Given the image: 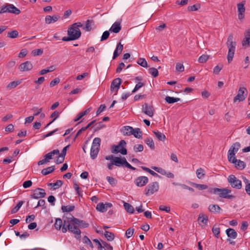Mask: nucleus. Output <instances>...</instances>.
Here are the masks:
<instances>
[{
	"label": "nucleus",
	"instance_id": "obj_10",
	"mask_svg": "<svg viewBox=\"0 0 250 250\" xmlns=\"http://www.w3.org/2000/svg\"><path fill=\"white\" fill-rule=\"evenodd\" d=\"M247 93V90L245 87H242L239 89L237 95L234 98L233 102L235 103L237 101H244L247 96V94L245 95V93Z\"/></svg>",
	"mask_w": 250,
	"mask_h": 250
},
{
	"label": "nucleus",
	"instance_id": "obj_15",
	"mask_svg": "<svg viewBox=\"0 0 250 250\" xmlns=\"http://www.w3.org/2000/svg\"><path fill=\"white\" fill-rule=\"evenodd\" d=\"M122 80L121 78H116L112 82L110 86V90L112 91H115L117 92L120 88V85L122 83Z\"/></svg>",
	"mask_w": 250,
	"mask_h": 250
},
{
	"label": "nucleus",
	"instance_id": "obj_38",
	"mask_svg": "<svg viewBox=\"0 0 250 250\" xmlns=\"http://www.w3.org/2000/svg\"><path fill=\"white\" fill-rule=\"evenodd\" d=\"M75 206L74 205H68V206H62V210L63 212H71L74 210Z\"/></svg>",
	"mask_w": 250,
	"mask_h": 250
},
{
	"label": "nucleus",
	"instance_id": "obj_36",
	"mask_svg": "<svg viewBox=\"0 0 250 250\" xmlns=\"http://www.w3.org/2000/svg\"><path fill=\"white\" fill-rule=\"evenodd\" d=\"M212 231L214 234L215 237L217 238H219V235L220 233V228L217 224L214 225L212 229Z\"/></svg>",
	"mask_w": 250,
	"mask_h": 250
},
{
	"label": "nucleus",
	"instance_id": "obj_22",
	"mask_svg": "<svg viewBox=\"0 0 250 250\" xmlns=\"http://www.w3.org/2000/svg\"><path fill=\"white\" fill-rule=\"evenodd\" d=\"M123 44H121V42H119L117 44L116 48L113 53V56L112 58L113 60L115 59L118 56L120 55L123 50Z\"/></svg>",
	"mask_w": 250,
	"mask_h": 250
},
{
	"label": "nucleus",
	"instance_id": "obj_7",
	"mask_svg": "<svg viewBox=\"0 0 250 250\" xmlns=\"http://www.w3.org/2000/svg\"><path fill=\"white\" fill-rule=\"evenodd\" d=\"M241 147V144L239 142L233 143L230 147L228 153V159L229 161L232 159V162H234L235 154Z\"/></svg>",
	"mask_w": 250,
	"mask_h": 250
},
{
	"label": "nucleus",
	"instance_id": "obj_50",
	"mask_svg": "<svg viewBox=\"0 0 250 250\" xmlns=\"http://www.w3.org/2000/svg\"><path fill=\"white\" fill-rule=\"evenodd\" d=\"M23 202L22 201H21L19 202L17 206L14 207L11 210V213L14 214L16 213L21 208V206L23 205Z\"/></svg>",
	"mask_w": 250,
	"mask_h": 250
},
{
	"label": "nucleus",
	"instance_id": "obj_14",
	"mask_svg": "<svg viewBox=\"0 0 250 250\" xmlns=\"http://www.w3.org/2000/svg\"><path fill=\"white\" fill-rule=\"evenodd\" d=\"M142 111L146 115L152 117L154 114V109L151 105L145 103L142 107Z\"/></svg>",
	"mask_w": 250,
	"mask_h": 250
},
{
	"label": "nucleus",
	"instance_id": "obj_28",
	"mask_svg": "<svg viewBox=\"0 0 250 250\" xmlns=\"http://www.w3.org/2000/svg\"><path fill=\"white\" fill-rule=\"evenodd\" d=\"M208 209L209 211L213 213H219L222 210L221 208L217 205H210Z\"/></svg>",
	"mask_w": 250,
	"mask_h": 250
},
{
	"label": "nucleus",
	"instance_id": "obj_52",
	"mask_svg": "<svg viewBox=\"0 0 250 250\" xmlns=\"http://www.w3.org/2000/svg\"><path fill=\"white\" fill-rule=\"evenodd\" d=\"M149 73L154 77L156 78L158 76V71L157 69L154 67L150 68L148 69Z\"/></svg>",
	"mask_w": 250,
	"mask_h": 250
},
{
	"label": "nucleus",
	"instance_id": "obj_27",
	"mask_svg": "<svg viewBox=\"0 0 250 250\" xmlns=\"http://www.w3.org/2000/svg\"><path fill=\"white\" fill-rule=\"evenodd\" d=\"M94 23L93 20H87L85 21V25L83 27V29L86 31H90L93 30L92 26Z\"/></svg>",
	"mask_w": 250,
	"mask_h": 250
},
{
	"label": "nucleus",
	"instance_id": "obj_37",
	"mask_svg": "<svg viewBox=\"0 0 250 250\" xmlns=\"http://www.w3.org/2000/svg\"><path fill=\"white\" fill-rule=\"evenodd\" d=\"M124 207L127 212L130 213H133L134 212V208L130 204L125 202Z\"/></svg>",
	"mask_w": 250,
	"mask_h": 250
},
{
	"label": "nucleus",
	"instance_id": "obj_33",
	"mask_svg": "<svg viewBox=\"0 0 250 250\" xmlns=\"http://www.w3.org/2000/svg\"><path fill=\"white\" fill-rule=\"evenodd\" d=\"M153 133L159 141H164L166 139V136L163 133L158 131H154Z\"/></svg>",
	"mask_w": 250,
	"mask_h": 250
},
{
	"label": "nucleus",
	"instance_id": "obj_23",
	"mask_svg": "<svg viewBox=\"0 0 250 250\" xmlns=\"http://www.w3.org/2000/svg\"><path fill=\"white\" fill-rule=\"evenodd\" d=\"M123 44H121V42H119L117 44L116 48L113 53V56L112 58L113 60L115 59L118 56L120 55L123 50Z\"/></svg>",
	"mask_w": 250,
	"mask_h": 250
},
{
	"label": "nucleus",
	"instance_id": "obj_43",
	"mask_svg": "<svg viewBox=\"0 0 250 250\" xmlns=\"http://www.w3.org/2000/svg\"><path fill=\"white\" fill-rule=\"evenodd\" d=\"M243 179L246 184L245 190L247 193L250 196V181L246 177H243Z\"/></svg>",
	"mask_w": 250,
	"mask_h": 250
},
{
	"label": "nucleus",
	"instance_id": "obj_32",
	"mask_svg": "<svg viewBox=\"0 0 250 250\" xmlns=\"http://www.w3.org/2000/svg\"><path fill=\"white\" fill-rule=\"evenodd\" d=\"M55 169V167L54 166L49 167L46 168L42 169L41 173L43 175H46L53 172Z\"/></svg>",
	"mask_w": 250,
	"mask_h": 250
},
{
	"label": "nucleus",
	"instance_id": "obj_1",
	"mask_svg": "<svg viewBox=\"0 0 250 250\" xmlns=\"http://www.w3.org/2000/svg\"><path fill=\"white\" fill-rule=\"evenodd\" d=\"M68 224L65 226L64 224L62 231L63 233H65L67 230L75 234V237L77 239H80L81 238V231L80 228H86L88 227L89 224L86 223L83 220H80L72 216L71 217L68 218Z\"/></svg>",
	"mask_w": 250,
	"mask_h": 250
},
{
	"label": "nucleus",
	"instance_id": "obj_35",
	"mask_svg": "<svg viewBox=\"0 0 250 250\" xmlns=\"http://www.w3.org/2000/svg\"><path fill=\"white\" fill-rule=\"evenodd\" d=\"M165 101L167 103L171 104L180 101V99L179 98H174L172 97H170L169 96H167L165 98Z\"/></svg>",
	"mask_w": 250,
	"mask_h": 250
},
{
	"label": "nucleus",
	"instance_id": "obj_62",
	"mask_svg": "<svg viewBox=\"0 0 250 250\" xmlns=\"http://www.w3.org/2000/svg\"><path fill=\"white\" fill-rule=\"evenodd\" d=\"M45 200L43 199H41L38 201L37 205L34 208H37L39 207H42V209H45L46 208V206H45Z\"/></svg>",
	"mask_w": 250,
	"mask_h": 250
},
{
	"label": "nucleus",
	"instance_id": "obj_44",
	"mask_svg": "<svg viewBox=\"0 0 250 250\" xmlns=\"http://www.w3.org/2000/svg\"><path fill=\"white\" fill-rule=\"evenodd\" d=\"M132 133V135H133L136 138L140 139L142 137V131H141V129L139 128H136L134 129V131H133Z\"/></svg>",
	"mask_w": 250,
	"mask_h": 250
},
{
	"label": "nucleus",
	"instance_id": "obj_24",
	"mask_svg": "<svg viewBox=\"0 0 250 250\" xmlns=\"http://www.w3.org/2000/svg\"><path fill=\"white\" fill-rule=\"evenodd\" d=\"M123 44H121V42H119L117 44L116 48L113 53V56L112 58L113 60L115 59L118 56L120 55L123 50Z\"/></svg>",
	"mask_w": 250,
	"mask_h": 250
},
{
	"label": "nucleus",
	"instance_id": "obj_8",
	"mask_svg": "<svg viewBox=\"0 0 250 250\" xmlns=\"http://www.w3.org/2000/svg\"><path fill=\"white\" fill-rule=\"evenodd\" d=\"M228 182L233 188L239 189L242 188V182L237 179L234 175L231 174L228 178Z\"/></svg>",
	"mask_w": 250,
	"mask_h": 250
},
{
	"label": "nucleus",
	"instance_id": "obj_21",
	"mask_svg": "<svg viewBox=\"0 0 250 250\" xmlns=\"http://www.w3.org/2000/svg\"><path fill=\"white\" fill-rule=\"evenodd\" d=\"M120 131L124 135L130 136L133 133L134 128L130 126H124L121 128Z\"/></svg>",
	"mask_w": 250,
	"mask_h": 250
},
{
	"label": "nucleus",
	"instance_id": "obj_9",
	"mask_svg": "<svg viewBox=\"0 0 250 250\" xmlns=\"http://www.w3.org/2000/svg\"><path fill=\"white\" fill-rule=\"evenodd\" d=\"M159 184L157 182H153L149 184L145 188L144 192L146 195L148 196L153 194L159 189Z\"/></svg>",
	"mask_w": 250,
	"mask_h": 250
},
{
	"label": "nucleus",
	"instance_id": "obj_54",
	"mask_svg": "<svg viewBox=\"0 0 250 250\" xmlns=\"http://www.w3.org/2000/svg\"><path fill=\"white\" fill-rule=\"evenodd\" d=\"M144 150V146L142 145H135L133 146V150L135 152H142Z\"/></svg>",
	"mask_w": 250,
	"mask_h": 250
},
{
	"label": "nucleus",
	"instance_id": "obj_46",
	"mask_svg": "<svg viewBox=\"0 0 250 250\" xmlns=\"http://www.w3.org/2000/svg\"><path fill=\"white\" fill-rule=\"evenodd\" d=\"M137 63L143 67L147 68L148 67L147 62L144 58H141L138 59Z\"/></svg>",
	"mask_w": 250,
	"mask_h": 250
},
{
	"label": "nucleus",
	"instance_id": "obj_45",
	"mask_svg": "<svg viewBox=\"0 0 250 250\" xmlns=\"http://www.w3.org/2000/svg\"><path fill=\"white\" fill-rule=\"evenodd\" d=\"M101 140L100 138L96 137L95 138L93 141L91 147H98V148H100V146L101 144Z\"/></svg>",
	"mask_w": 250,
	"mask_h": 250
},
{
	"label": "nucleus",
	"instance_id": "obj_11",
	"mask_svg": "<svg viewBox=\"0 0 250 250\" xmlns=\"http://www.w3.org/2000/svg\"><path fill=\"white\" fill-rule=\"evenodd\" d=\"M46 195L45 190L42 188H37L35 189L33 193L30 195L32 199H38L39 198H43Z\"/></svg>",
	"mask_w": 250,
	"mask_h": 250
},
{
	"label": "nucleus",
	"instance_id": "obj_64",
	"mask_svg": "<svg viewBox=\"0 0 250 250\" xmlns=\"http://www.w3.org/2000/svg\"><path fill=\"white\" fill-rule=\"evenodd\" d=\"M43 53V50L42 49H34L32 51V54L34 56H40L42 55Z\"/></svg>",
	"mask_w": 250,
	"mask_h": 250
},
{
	"label": "nucleus",
	"instance_id": "obj_58",
	"mask_svg": "<svg viewBox=\"0 0 250 250\" xmlns=\"http://www.w3.org/2000/svg\"><path fill=\"white\" fill-rule=\"evenodd\" d=\"M105 125H104L102 122H100L95 125V127L94 128V132H96L100 130L101 129L105 127Z\"/></svg>",
	"mask_w": 250,
	"mask_h": 250
},
{
	"label": "nucleus",
	"instance_id": "obj_48",
	"mask_svg": "<svg viewBox=\"0 0 250 250\" xmlns=\"http://www.w3.org/2000/svg\"><path fill=\"white\" fill-rule=\"evenodd\" d=\"M19 36V32L17 30H13L10 32H8L7 33V37L11 39H15Z\"/></svg>",
	"mask_w": 250,
	"mask_h": 250
},
{
	"label": "nucleus",
	"instance_id": "obj_29",
	"mask_svg": "<svg viewBox=\"0 0 250 250\" xmlns=\"http://www.w3.org/2000/svg\"><path fill=\"white\" fill-rule=\"evenodd\" d=\"M227 236L232 239H235L237 236L236 231L233 229L229 228L226 230Z\"/></svg>",
	"mask_w": 250,
	"mask_h": 250
},
{
	"label": "nucleus",
	"instance_id": "obj_4",
	"mask_svg": "<svg viewBox=\"0 0 250 250\" xmlns=\"http://www.w3.org/2000/svg\"><path fill=\"white\" fill-rule=\"evenodd\" d=\"M208 191L210 193L218 194L220 197L223 198L233 199L235 198L234 195L229 194L231 191V190L226 188H211L209 189Z\"/></svg>",
	"mask_w": 250,
	"mask_h": 250
},
{
	"label": "nucleus",
	"instance_id": "obj_2",
	"mask_svg": "<svg viewBox=\"0 0 250 250\" xmlns=\"http://www.w3.org/2000/svg\"><path fill=\"white\" fill-rule=\"evenodd\" d=\"M233 35L232 33L230 34L228 38L226 44L228 47V53L227 55V59L229 63L232 61L234 57V52L236 46V42L233 41Z\"/></svg>",
	"mask_w": 250,
	"mask_h": 250
},
{
	"label": "nucleus",
	"instance_id": "obj_26",
	"mask_svg": "<svg viewBox=\"0 0 250 250\" xmlns=\"http://www.w3.org/2000/svg\"><path fill=\"white\" fill-rule=\"evenodd\" d=\"M60 18V16L58 15H54L52 16H47L45 18V22L47 24H50L52 22L57 21Z\"/></svg>",
	"mask_w": 250,
	"mask_h": 250
},
{
	"label": "nucleus",
	"instance_id": "obj_5",
	"mask_svg": "<svg viewBox=\"0 0 250 250\" xmlns=\"http://www.w3.org/2000/svg\"><path fill=\"white\" fill-rule=\"evenodd\" d=\"M126 145V143L125 140H121L117 145H113L111 146L112 153L115 154L120 153L124 155H126L127 151L125 148Z\"/></svg>",
	"mask_w": 250,
	"mask_h": 250
},
{
	"label": "nucleus",
	"instance_id": "obj_20",
	"mask_svg": "<svg viewBox=\"0 0 250 250\" xmlns=\"http://www.w3.org/2000/svg\"><path fill=\"white\" fill-rule=\"evenodd\" d=\"M121 21H115L111 26V27L110 28L109 31L113 32L114 33H119L121 29L122 26L121 25Z\"/></svg>",
	"mask_w": 250,
	"mask_h": 250
},
{
	"label": "nucleus",
	"instance_id": "obj_47",
	"mask_svg": "<svg viewBox=\"0 0 250 250\" xmlns=\"http://www.w3.org/2000/svg\"><path fill=\"white\" fill-rule=\"evenodd\" d=\"M208 220V217L207 216H205L203 214H200L198 218V221H200L205 225L207 224Z\"/></svg>",
	"mask_w": 250,
	"mask_h": 250
},
{
	"label": "nucleus",
	"instance_id": "obj_31",
	"mask_svg": "<svg viewBox=\"0 0 250 250\" xmlns=\"http://www.w3.org/2000/svg\"><path fill=\"white\" fill-rule=\"evenodd\" d=\"M100 148L98 147H91L90 149V157L92 159L94 160L97 157L99 152Z\"/></svg>",
	"mask_w": 250,
	"mask_h": 250
},
{
	"label": "nucleus",
	"instance_id": "obj_60",
	"mask_svg": "<svg viewBox=\"0 0 250 250\" xmlns=\"http://www.w3.org/2000/svg\"><path fill=\"white\" fill-rule=\"evenodd\" d=\"M32 110L35 112L33 116H37L41 113L42 111V108H40L39 109L37 107L34 106L32 108Z\"/></svg>",
	"mask_w": 250,
	"mask_h": 250
},
{
	"label": "nucleus",
	"instance_id": "obj_39",
	"mask_svg": "<svg viewBox=\"0 0 250 250\" xmlns=\"http://www.w3.org/2000/svg\"><path fill=\"white\" fill-rule=\"evenodd\" d=\"M21 83V81H12L7 85L6 88L8 89H12L16 87Z\"/></svg>",
	"mask_w": 250,
	"mask_h": 250
},
{
	"label": "nucleus",
	"instance_id": "obj_42",
	"mask_svg": "<svg viewBox=\"0 0 250 250\" xmlns=\"http://www.w3.org/2000/svg\"><path fill=\"white\" fill-rule=\"evenodd\" d=\"M96 209L101 212H104L107 211L105 204L103 203H99L98 204L96 207Z\"/></svg>",
	"mask_w": 250,
	"mask_h": 250
},
{
	"label": "nucleus",
	"instance_id": "obj_6",
	"mask_svg": "<svg viewBox=\"0 0 250 250\" xmlns=\"http://www.w3.org/2000/svg\"><path fill=\"white\" fill-rule=\"evenodd\" d=\"M10 13L15 15H19L21 10L13 4L7 3L0 7V14Z\"/></svg>",
	"mask_w": 250,
	"mask_h": 250
},
{
	"label": "nucleus",
	"instance_id": "obj_19",
	"mask_svg": "<svg viewBox=\"0 0 250 250\" xmlns=\"http://www.w3.org/2000/svg\"><path fill=\"white\" fill-rule=\"evenodd\" d=\"M234 159V160L233 161L234 162H232V159L230 160V161L229 162L231 163L234 164L235 167L238 169L242 170L244 169V168L246 167V164L244 162L240 160L236 159V157H235Z\"/></svg>",
	"mask_w": 250,
	"mask_h": 250
},
{
	"label": "nucleus",
	"instance_id": "obj_25",
	"mask_svg": "<svg viewBox=\"0 0 250 250\" xmlns=\"http://www.w3.org/2000/svg\"><path fill=\"white\" fill-rule=\"evenodd\" d=\"M123 44H121V42H119L117 44L116 48L113 53V56L112 58L113 60L115 59L118 56L120 55L123 50Z\"/></svg>",
	"mask_w": 250,
	"mask_h": 250
},
{
	"label": "nucleus",
	"instance_id": "obj_40",
	"mask_svg": "<svg viewBox=\"0 0 250 250\" xmlns=\"http://www.w3.org/2000/svg\"><path fill=\"white\" fill-rule=\"evenodd\" d=\"M145 142L150 148V149H154L155 148L154 143L152 138H146L145 140Z\"/></svg>",
	"mask_w": 250,
	"mask_h": 250
},
{
	"label": "nucleus",
	"instance_id": "obj_55",
	"mask_svg": "<svg viewBox=\"0 0 250 250\" xmlns=\"http://www.w3.org/2000/svg\"><path fill=\"white\" fill-rule=\"evenodd\" d=\"M200 8V5L199 4H194L192 6H189L188 7V10L189 11H195Z\"/></svg>",
	"mask_w": 250,
	"mask_h": 250
},
{
	"label": "nucleus",
	"instance_id": "obj_53",
	"mask_svg": "<svg viewBox=\"0 0 250 250\" xmlns=\"http://www.w3.org/2000/svg\"><path fill=\"white\" fill-rule=\"evenodd\" d=\"M106 180L112 187L115 186L117 184V180L113 177L107 176Z\"/></svg>",
	"mask_w": 250,
	"mask_h": 250
},
{
	"label": "nucleus",
	"instance_id": "obj_16",
	"mask_svg": "<svg viewBox=\"0 0 250 250\" xmlns=\"http://www.w3.org/2000/svg\"><path fill=\"white\" fill-rule=\"evenodd\" d=\"M113 160L114 165L118 167H125L127 162L125 158L124 157H115Z\"/></svg>",
	"mask_w": 250,
	"mask_h": 250
},
{
	"label": "nucleus",
	"instance_id": "obj_41",
	"mask_svg": "<svg viewBox=\"0 0 250 250\" xmlns=\"http://www.w3.org/2000/svg\"><path fill=\"white\" fill-rule=\"evenodd\" d=\"M191 185L194 188H198L199 190H205L208 188V187L206 185L199 184L194 183H191Z\"/></svg>",
	"mask_w": 250,
	"mask_h": 250
},
{
	"label": "nucleus",
	"instance_id": "obj_61",
	"mask_svg": "<svg viewBox=\"0 0 250 250\" xmlns=\"http://www.w3.org/2000/svg\"><path fill=\"white\" fill-rule=\"evenodd\" d=\"M134 229L132 228H130L128 229L125 232V235L127 238H129L131 237L134 233Z\"/></svg>",
	"mask_w": 250,
	"mask_h": 250
},
{
	"label": "nucleus",
	"instance_id": "obj_63",
	"mask_svg": "<svg viewBox=\"0 0 250 250\" xmlns=\"http://www.w3.org/2000/svg\"><path fill=\"white\" fill-rule=\"evenodd\" d=\"M63 184V182L62 180H57L55 183H53L54 190H56L62 187Z\"/></svg>",
	"mask_w": 250,
	"mask_h": 250
},
{
	"label": "nucleus",
	"instance_id": "obj_3",
	"mask_svg": "<svg viewBox=\"0 0 250 250\" xmlns=\"http://www.w3.org/2000/svg\"><path fill=\"white\" fill-rule=\"evenodd\" d=\"M72 25L68 28L67 30L68 37H64L62 38V41L64 42H68L74 41L78 39L81 36V32L80 30H77Z\"/></svg>",
	"mask_w": 250,
	"mask_h": 250
},
{
	"label": "nucleus",
	"instance_id": "obj_18",
	"mask_svg": "<svg viewBox=\"0 0 250 250\" xmlns=\"http://www.w3.org/2000/svg\"><path fill=\"white\" fill-rule=\"evenodd\" d=\"M244 38L243 39L242 44L243 47H249L250 44V29L247 30L244 34Z\"/></svg>",
	"mask_w": 250,
	"mask_h": 250
},
{
	"label": "nucleus",
	"instance_id": "obj_30",
	"mask_svg": "<svg viewBox=\"0 0 250 250\" xmlns=\"http://www.w3.org/2000/svg\"><path fill=\"white\" fill-rule=\"evenodd\" d=\"M63 223H64L63 224H64L65 225V224L66 223V221L64 220ZM63 225H62V221L61 219L57 218L56 219V221L54 224V227L56 229L60 230L61 228H62V227L63 226Z\"/></svg>",
	"mask_w": 250,
	"mask_h": 250
},
{
	"label": "nucleus",
	"instance_id": "obj_56",
	"mask_svg": "<svg viewBox=\"0 0 250 250\" xmlns=\"http://www.w3.org/2000/svg\"><path fill=\"white\" fill-rule=\"evenodd\" d=\"M151 168L162 175H165L166 174V171L164 169H163L161 167H152Z\"/></svg>",
	"mask_w": 250,
	"mask_h": 250
},
{
	"label": "nucleus",
	"instance_id": "obj_12",
	"mask_svg": "<svg viewBox=\"0 0 250 250\" xmlns=\"http://www.w3.org/2000/svg\"><path fill=\"white\" fill-rule=\"evenodd\" d=\"M245 4L246 1L243 0L237 5L238 12V17L240 20H243L245 17V12L246 10L245 7Z\"/></svg>",
	"mask_w": 250,
	"mask_h": 250
},
{
	"label": "nucleus",
	"instance_id": "obj_13",
	"mask_svg": "<svg viewBox=\"0 0 250 250\" xmlns=\"http://www.w3.org/2000/svg\"><path fill=\"white\" fill-rule=\"evenodd\" d=\"M148 182V179L146 176H139L134 180V183L138 187H142Z\"/></svg>",
	"mask_w": 250,
	"mask_h": 250
},
{
	"label": "nucleus",
	"instance_id": "obj_57",
	"mask_svg": "<svg viewBox=\"0 0 250 250\" xmlns=\"http://www.w3.org/2000/svg\"><path fill=\"white\" fill-rule=\"evenodd\" d=\"M208 55L203 54L199 58L198 62L200 63H205L208 61Z\"/></svg>",
	"mask_w": 250,
	"mask_h": 250
},
{
	"label": "nucleus",
	"instance_id": "obj_51",
	"mask_svg": "<svg viewBox=\"0 0 250 250\" xmlns=\"http://www.w3.org/2000/svg\"><path fill=\"white\" fill-rule=\"evenodd\" d=\"M197 177L199 179H202L205 175L204 170L202 168H198L196 172Z\"/></svg>",
	"mask_w": 250,
	"mask_h": 250
},
{
	"label": "nucleus",
	"instance_id": "obj_59",
	"mask_svg": "<svg viewBox=\"0 0 250 250\" xmlns=\"http://www.w3.org/2000/svg\"><path fill=\"white\" fill-rule=\"evenodd\" d=\"M109 31H105L102 35L100 41L103 42L107 40L109 38Z\"/></svg>",
	"mask_w": 250,
	"mask_h": 250
},
{
	"label": "nucleus",
	"instance_id": "obj_17",
	"mask_svg": "<svg viewBox=\"0 0 250 250\" xmlns=\"http://www.w3.org/2000/svg\"><path fill=\"white\" fill-rule=\"evenodd\" d=\"M32 68L33 65L29 61H26L21 63L19 67V69L21 71H28L31 70Z\"/></svg>",
	"mask_w": 250,
	"mask_h": 250
},
{
	"label": "nucleus",
	"instance_id": "obj_49",
	"mask_svg": "<svg viewBox=\"0 0 250 250\" xmlns=\"http://www.w3.org/2000/svg\"><path fill=\"white\" fill-rule=\"evenodd\" d=\"M141 168L143 170H145L146 171L149 172L151 175H152V176H153L155 177H160V176L159 174H158L157 173H156L154 171L151 170L150 169H149L148 167L142 166Z\"/></svg>",
	"mask_w": 250,
	"mask_h": 250
},
{
	"label": "nucleus",
	"instance_id": "obj_34",
	"mask_svg": "<svg viewBox=\"0 0 250 250\" xmlns=\"http://www.w3.org/2000/svg\"><path fill=\"white\" fill-rule=\"evenodd\" d=\"M104 235L108 241H113L114 239L115 235L113 232L105 230L104 233Z\"/></svg>",
	"mask_w": 250,
	"mask_h": 250
}]
</instances>
